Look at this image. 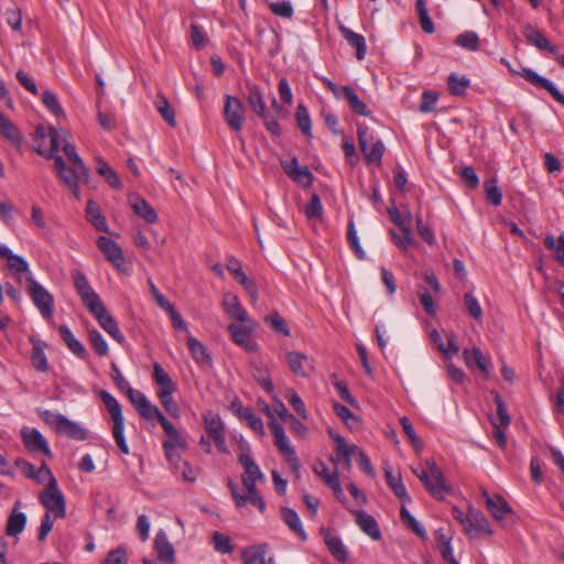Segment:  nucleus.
Segmentation results:
<instances>
[{
	"instance_id": "f257e3e1",
	"label": "nucleus",
	"mask_w": 564,
	"mask_h": 564,
	"mask_svg": "<svg viewBox=\"0 0 564 564\" xmlns=\"http://www.w3.org/2000/svg\"><path fill=\"white\" fill-rule=\"evenodd\" d=\"M424 467H411L412 473L424 485L432 497L442 501L452 492V487L446 482L444 475L434 460L427 459Z\"/></svg>"
},
{
	"instance_id": "f03ea898",
	"label": "nucleus",
	"mask_w": 564,
	"mask_h": 564,
	"mask_svg": "<svg viewBox=\"0 0 564 564\" xmlns=\"http://www.w3.org/2000/svg\"><path fill=\"white\" fill-rule=\"evenodd\" d=\"M152 377L155 383L160 387L158 398L162 406L171 416L178 419L181 416V410L173 398V392L176 390V386L172 378L158 362L153 365Z\"/></svg>"
},
{
	"instance_id": "7ed1b4c3",
	"label": "nucleus",
	"mask_w": 564,
	"mask_h": 564,
	"mask_svg": "<svg viewBox=\"0 0 564 564\" xmlns=\"http://www.w3.org/2000/svg\"><path fill=\"white\" fill-rule=\"evenodd\" d=\"M39 415L57 434L66 435L76 441H85L87 438V431L82 425L61 413L43 410L39 412Z\"/></svg>"
},
{
	"instance_id": "20e7f679",
	"label": "nucleus",
	"mask_w": 564,
	"mask_h": 564,
	"mask_svg": "<svg viewBox=\"0 0 564 564\" xmlns=\"http://www.w3.org/2000/svg\"><path fill=\"white\" fill-rule=\"evenodd\" d=\"M100 398H101L104 404L106 405V408L112 419V422H113V426H112L113 440H115L118 448L120 449V452L124 455H128L130 449H129L128 443H127L124 434H123L124 417L122 414L121 406H120L119 402L117 401V399L106 390H102L100 392Z\"/></svg>"
},
{
	"instance_id": "39448f33",
	"label": "nucleus",
	"mask_w": 564,
	"mask_h": 564,
	"mask_svg": "<svg viewBox=\"0 0 564 564\" xmlns=\"http://www.w3.org/2000/svg\"><path fill=\"white\" fill-rule=\"evenodd\" d=\"M63 130L54 127L39 126L35 129L34 150L42 156L50 158L58 152Z\"/></svg>"
},
{
	"instance_id": "423d86ee",
	"label": "nucleus",
	"mask_w": 564,
	"mask_h": 564,
	"mask_svg": "<svg viewBox=\"0 0 564 564\" xmlns=\"http://www.w3.org/2000/svg\"><path fill=\"white\" fill-rule=\"evenodd\" d=\"M357 135L361 153L367 164L381 165L384 153V144L381 140H376L369 132V128L365 124H357Z\"/></svg>"
},
{
	"instance_id": "0eeeda50",
	"label": "nucleus",
	"mask_w": 564,
	"mask_h": 564,
	"mask_svg": "<svg viewBox=\"0 0 564 564\" xmlns=\"http://www.w3.org/2000/svg\"><path fill=\"white\" fill-rule=\"evenodd\" d=\"M501 63L507 66L509 72L514 75L522 76L527 82L534 85L535 87L543 88L547 90L551 96L562 106H564V95L545 77L539 75L534 70L528 67H522L518 64V67H514L510 64L506 58H501Z\"/></svg>"
},
{
	"instance_id": "6e6552de",
	"label": "nucleus",
	"mask_w": 564,
	"mask_h": 564,
	"mask_svg": "<svg viewBox=\"0 0 564 564\" xmlns=\"http://www.w3.org/2000/svg\"><path fill=\"white\" fill-rule=\"evenodd\" d=\"M28 293L34 306L39 310L44 319H51L54 315L53 295L33 276H28Z\"/></svg>"
},
{
	"instance_id": "1a4fd4ad",
	"label": "nucleus",
	"mask_w": 564,
	"mask_h": 564,
	"mask_svg": "<svg viewBox=\"0 0 564 564\" xmlns=\"http://www.w3.org/2000/svg\"><path fill=\"white\" fill-rule=\"evenodd\" d=\"M481 497L487 510L499 523L508 527L514 522V512L502 496H490L486 489H481Z\"/></svg>"
},
{
	"instance_id": "9d476101",
	"label": "nucleus",
	"mask_w": 564,
	"mask_h": 564,
	"mask_svg": "<svg viewBox=\"0 0 564 564\" xmlns=\"http://www.w3.org/2000/svg\"><path fill=\"white\" fill-rule=\"evenodd\" d=\"M40 501L47 510V512L54 513L57 518H64L66 516V502L63 492L58 489L56 478H52L47 482L45 489L40 495Z\"/></svg>"
},
{
	"instance_id": "9b49d317",
	"label": "nucleus",
	"mask_w": 564,
	"mask_h": 564,
	"mask_svg": "<svg viewBox=\"0 0 564 564\" xmlns=\"http://www.w3.org/2000/svg\"><path fill=\"white\" fill-rule=\"evenodd\" d=\"M203 421L204 429L208 434V437L214 441L217 449L223 454H227L226 427L220 415L208 411L203 415Z\"/></svg>"
},
{
	"instance_id": "f8f14e48",
	"label": "nucleus",
	"mask_w": 564,
	"mask_h": 564,
	"mask_svg": "<svg viewBox=\"0 0 564 564\" xmlns=\"http://www.w3.org/2000/svg\"><path fill=\"white\" fill-rule=\"evenodd\" d=\"M245 106L239 98L231 95H225L223 115L225 122L232 131L239 132L242 129L245 123Z\"/></svg>"
},
{
	"instance_id": "ddd939ff",
	"label": "nucleus",
	"mask_w": 564,
	"mask_h": 564,
	"mask_svg": "<svg viewBox=\"0 0 564 564\" xmlns=\"http://www.w3.org/2000/svg\"><path fill=\"white\" fill-rule=\"evenodd\" d=\"M387 212L391 221L401 229L402 234H404V240H397V232L394 230H390V236L394 245L404 250L413 247L415 245V240L412 238L411 228L405 224L402 214L395 206L388 207Z\"/></svg>"
},
{
	"instance_id": "4468645a",
	"label": "nucleus",
	"mask_w": 564,
	"mask_h": 564,
	"mask_svg": "<svg viewBox=\"0 0 564 564\" xmlns=\"http://www.w3.org/2000/svg\"><path fill=\"white\" fill-rule=\"evenodd\" d=\"M20 433L23 444L29 452H40L47 457H52L48 443L37 429L23 427Z\"/></svg>"
},
{
	"instance_id": "2eb2a0df",
	"label": "nucleus",
	"mask_w": 564,
	"mask_h": 564,
	"mask_svg": "<svg viewBox=\"0 0 564 564\" xmlns=\"http://www.w3.org/2000/svg\"><path fill=\"white\" fill-rule=\"evenodd\" d=\"M61 181L68 187L74 197L79 200L80 192H79V183L82 181L88 182V170L84 165V169H79V166L72 165L68 166L62 174H59Z\"/></svg>"
},
{
	"instance_id": "dca6fc26",
	"label": "nucleus",
	"mask_w": 564,
	"mask_h": 564,
	"mask_svg": "<svg viewBox=\"0 0 564 564\" xmlns=\"http://www.w3.org/2000/svg\"><path fill=\"white\" fill-rule=\"evenodd\" d=\"M97 246L109 262H111L119 271H124V256L120 246L116 241L101 236L97 240Z\"/></svg>"
},
{
	"instance_id": "f3484780",
	"label": "nucleus",
	"mask_w": 564,
	"mask_h": 564,
	"mask_svg": "<svg viewBox=\"0 0 564 564\" xmlns=\"http://www.w3.org/2000/svg\"><path fill=\"white\" fill-rule=\"evenodd\" d=\"M285 174L294 182L308 187L313 184L314 176L307 166H300L296 158H292L289 162L281 163Z\"/></svg>"
},
{
	"instance_id": "a211bd4d",
	"label": "nucleus",
	"mask_w": 564,
	"mask_h": 564,
	"mask_svg": "<svg viewBox=\"0 0 564 564\" xmlns=\"http://www.w3.org/2000/svg\"><path fill=\"white\" fill-rule=\"evenodd\" d=\"M285 361L290 368V370L300 377H308L314 370V366L312 360L300 351H289L285 355Z\"/></svg>"
},
{
	"instance_id": "6ab92c4d",
	"label": "nucleus",
	"mask_w": 564,
	"mask_h": 564,
	"mask_svg": "<svg viewBox=\"0 0 564 564\" xmlns=\"http://www.w3.org/2000/svg\"><path fill=\"white\" fill-rule=\"evenodd\" d=\"M435 542L436 547L442 555V558L447 564H459L458 561L453 555V547H452V540H453V533L448 529L440 528L435 530Z\"/></svg>"
},
{
	"instance_id": "aec40b11",
	"label": "nucleus",
	"mask_w": 564,
	"mask_h": 564,
	"mask_svg": "<svg viewBox=\"0 0 564 564\" xmlns=\"http://www.w3.org/2000/svg\"><path fill=\"white\" fill-rule=\"evenodd\" d=\"M469 522L470 527L466 528V534L471 538H476L478 533L482 532L488 535H492L494 531L486 516L478 509L469 507Z\"/></svg>"
},
{
	"instance_id": "412c9836",
	"label": "nucleus",
	"mask_w": 564,
	"mask_h": 564,
	"mask_svg": "<svg viewBox=\"0 0 564 564\" xmlns=\"http://www.w3.org/2000/svg\"><path fill=\"white\" fill-rule=\"evenodd\" d=\"M241 558L243 564H274L273 556L268 555L267 544H257L245 549Z\"/></svg>"
},
{
	"instance_id": "4be33fe9",
	"label": "nucleus",
	"mask_w": 564,
	"mask_h": 564,
	"mask_svg": "<svg viewBox=\"0 0 564 564\" xmlns=\"http://www.w3.org/2000/svg\"><path fill=\"white\" fill-rule=\"evenodd\" d=\"M223 307L225 312L232 318L241 323H249L253 325V322L249 318L247 311L240 304L237 295L232 293L224 294Z\"/></svg>"
},
{
	"instance_id": "5701e85b",
	"label": "nucleus",
	"mask_w": 564,
	"mask_h": 564,
	"mask_svg": "<svg viewBox=\"0 0 564 564\" xmlns=\"http://www.w3.org/2000/svg\"><path fill=\"white\" fill-rule=\"evenodd\" d=\"M321 534L327 545L330 554L340 563H345L348 558V552L339 536L334 535L329 529L322 528Z\"/></svg>"
},
{
	"instance_id": "b1692460",
	"label": "nucleus",
	"mask_w": 564,
	"mask_h": 564,
	"mask_svg": "<svg viewBox=\"0 0 564 564\" xmlns=\"http://www.w3.org/2000/svg\"><path fill=\"white\" fill-rule=\"evenodd\" d=\"M128 199L135 215L142 217L149 224L158 221L156 212L143 197L138 194H130Z\"/></svg>"
},
{
	"instance_id": "393cba45",
	"label": "nucleus",
	"mask_w": 564,
	"mask_h": 564,
	"mask_svg": "<svg viewBox=\"0 0 564 564\" xmlns=\"http://www.w3.org/2000/svg\"><path fill=\"white\" fill-rule=\"evenodd\" d=\"M228 332L230 333L234 343L242 347L246 351L253 352L258 350L257 343L254 341L250 329L242 328L237 324H230L228 326Z\"/></svg>"
},
{
	"instance_id": "a878e982",
	"label": "nucleus",
	"mask_w": 564,
	"mask_h": 564,
	"mask_svg": "<svg viewBox=\"0 0 564 564\" xmlns=\"http://www.w3.org/2000/svg\"><path fill=\"white\" fill-rule=\"evenodd\" d=\"M352 513L356 518L357 525L362 532L368 534L375 541H379L381 539L380 528L372 516L368 514L364 510H356L352 511Z\"/></svg>"
},
{
	"instance_id": "bb28decb",
	"label": "nucleus",
	"mask_w": 564,
	"mask_h": 564,
	"mask_svg": "<svg viewBox=\"0 0 564 564\" xmlns=\"http://www.w3.org/2000/svg\"><path fill=\"white\" fill-rule=\"evenodd\" d=\"M383 470L387 485L395 495V497L400 499L401 503H410L412 499L406 491L401 475H393L391 468L388 465L383 467Z\"/></svg>"
},
{
	"instance_id": "cd10ccee",
	"label": "nucleus",
	"mask_w": 564,
	"mask_h": 564,
	"mask_svg": "<svg viewBox=\"0 0 564 564\" xmlns=\"http://www.w3.org/2000/svg\"><path fill=\"white\" fill-rule=\"evenodd\" d=\"M239 463L242 465L245 473L241 477L242 484L257 482V480H264V476L259 466L254 463L248 452H243L238 456Z\"/></svg>"
},
{
	"instance_id": "c85d7f7f",
	"label": "nucleus",
	"mask_w": 564,
	"mask_h": 564,
	"mask_svg": "<svg viewBox=\"0 0 564 564\" xmlns=\"http://www.w3.org/2000/svg\"><path fill=\"white\" fill-rule=\"evenodd\" d=\"M154 549L158 553V558L167 564L175 562V551L170 543L166 533L160 530L154 538Z\"/></svg>"
},
{
	"instance_id": "c756f323",
	"label": "nucleus",
	"mask_w": 564,
	"mask_h": 564,
	"mask_svg": "<svg viewBox=\"0 0 564 564\" xmlns=\"http://www.w3.org/2000/svg\"><path fill=\"white\" fill-rule=\"evenodd\" d=\"M328 434L336 445L337 453L343 456L346 469L350 470L351 457L352 455H358L360 448L357 445H348L345 438L339 434L333 433L332 431H328Z\"/></svg>"
},
{
	"instance_id": "7c9ffc66",
	"label": "nucleus",
	"mask_w": 564,
	"mask_h": 564,
	"mask_svg": "<svg viewBox=\"0 0 564 564\" xmlns=\"http://www.w3.org/2000/svg\"><path fill=\"white\" fill-rule=\"evenodd\" d=\"M236 413L240 420L245 421L248 426L258 435L263 436L265 431L261 417L256 415L251 408H243L241 404L237 405L232 402V408H236Z\"/></svg>"
},
{
	"instance_id": "2f4dec72",
	"label": "nucleus",
	"mask_w": 564,
	"mask_h": 564,
	"mask_svg": "<svg viewBox=\"0 0 564 564\" xmlns=\"http://www.w3.org/2000/svg\"><path fill=\"white\" fill-rule=\"evenodd\" d=\"M98 321L99 325L102 327L105 332H107L117 343L123 344L124 336L120 332L118 323L116 319L107 312L105 308L98 315L95 316Z\"/></svg>"
},
{
	"instance_id": "473e14b6",
	"label": "nucleus",
	"mask_w": 564,
	"mask_h": 564,
	"mask_svg": "<svg viewBox=\"0 0 564 564\" xmlns=\"http://www.w3.org/2000/svg\"><path fill=\"white\" fill-rule=\"evenodd\" d=\"M58 333L67 346V348L76 355L79 359H86L87 358V350L85 346L74 336L72 330L66 325H61L58 327Z\"/></svg>"
},
{
	"instance_id": "72a5a7b5",
	"label": "nucleus",
	"mask_w": 564,
	"mask_h": 564,
	"mask_svg": "<svg viewBox=\"0 0 564 564\" xmlns=\"http://www.w3.org/2000/svg\"><path fill=\"white\" fill-rule=\"evenodd\" d=\"M21 502L17 501L7 521L6 533L10 536L20 534L25 527L26 516L20 512Z\"/></svg>"
},
{
	"instance_id": "f704fd0d",
	"label": "nucleus",
	"mask_w": 564,
	"mask_h": 564,
	"mask_svg": "<svg viewBox=\"0 0 564 564\" xmlns=\"http://www.w3.org/2000/svg\"><path fill=\"white\" fill-rule=\"evenodd\" d=\"M339 31L344 39L347 41V43L356 48V57L357 59L361 61L366 56L367 47H366V40L364 35L358 34L350 29H348L345 25L339 26Z\"/></svg>"
},
{
	"instance_id": "c9c22d12",
	"label": "nucleus",
	"mask_w": 564,
	"mask_h": 564,
	"mask_svg": "<svg viewBox=\"0 0 564 564\" xmlns=\"http://www.w3.org/2000/svg\"><path fill=\"white\" fill-rule=\"evenodd\" d=\"M30 341L32 344L31 362L33 367L40 372H46L48 369V361L44 354L46 344L34 337H31Z\"/></svg>"
},
{
	"instance_id": "e433bc0d",
	"label": "nucleus",
	"mask_w": 564,
	"mask_h": 564,
	"mask_svg": "<svg viewBox=\"0 0 564 564\" xmlns=\"http://www.w3.org/2000/svg\"><path fill=\"white\" fill-rule=\"evenodd\" d=\"M247 100L252 111L259 117L267 112V106L260 87L256 84L247 83Z\"/></svg>"
},
{
	"instance_id": "4c0bfd02",
	"label": "nucleus",
	"mask_w": 564,
	"mask_h": 564,
	"mask_svg": "<svg viewBox=\"0 0 564 564\" xmlns=\"http://www.w3.org/2000/svg\"><path fill=\"white\" fill-rule=\"evenodd\" d=\"M340 90L344 98L348 101L351 111L362 117H370L371 111L350 86H341Z\"/></svg>"
},
{
	"instance_id": "58836bf2",
	"label": "nucleus",
	"mask_w": 564,
	"mask_h": 564,
	"mask_svg": "<svg viewBox=\"0 0 564 564\" xmlns=\"http://www.w3.org/2000/svg\"><path fill=\"white\" fill-rule=\"evenodd\" d=\"M86 217L97 230L109 232L105 216L101 214L99 206L91 199H89L86 205Z\"/></svg>"
},
{
	"instance_id": "ea45409f",
	"label": "nucleus",
	"mask_w": 564,
	"mask_h": 564,
	"mask_svg": "<svg viewBox=\"0 0 564 564\" xmlns=\"http://www.w3.org/2000/svg\"><path fill=\"white\" fill-rule=\"evenodd\" d=\"M187 347L197 364L209 367L212 366L213 359L208 354L207 348L199 340L195 337H189L187 339Z\"/></svg>"
},
{
	"instance_id": "a19ab883",
	"label": "nucleus",
	"mask_w": 564,
	"mask_h": 564,
	"mask_svg": "<svg viewBox=\"0 0 564 564\" xmlns=\"http://www.w3.org/2000/svg\"><path fill=\"white\" fill-rule=\"evenodd\" d=\"M154 106L158 112L161 115L163 120L172 128L176 127V118L175 111L172 108L169 99L162 94L159 93L154 100Z\"/></svg>"
},
{
	"instance_id": "79ce46f5",
	"label": "nucleus",
	"mask_w": 564,
	"mask_h": 564,
	"mask_svg": "<svg viewBox=\"0 0 564 564\" xmlns=\"http://www.w3.org/2000/svg\"><path fill=\"white\" fill-rule=\"evenodd\" d=\"M96 171L112 188L120 189L122 187V183L116 171L100 156L96 159Z\"/></svg>"
},
{
	"instance_id": "37998d69",
	"label": "nucleus",
	"mask_w": 564,
	"mask_h": 564,
	"mask_svg": "<svg viewBox=\"0 0 564 564\" xmlns=\"http://www.w3.org/2000/svg\"><path fill=\"white\" fill-rule=\"evenodd\" d=\"M464 358L467 365L470 364V360L474 359L476 366L482 371V373L488 377L490 373V360L482 355V351L478 347H474L471 350H464Z\"/></svg>"
},
{
	"instance_id": "c03bdc74",
	"label": "nucleus",
	"mask_w": 564,
	"mask_h": 564,
	"mask_svg": "<svg viewBox=\"0 0 564 564\" xmlns=\"http://www.w3.org/2000/svg\"><path fill=\"white\" fill-rule=\"evenodd\" d=\"M282 519L285 522V524L299 535V538L302 541L306 540V533L302 527L301 520L299 518V514L290 508H283L281 510Z\"/></svg>"
},
{
	"instance_id": "a18cd8bd",
	"label": "nucleus",
	"mask_w": 564,
	"mask_h": 564,
	"mask_svg": "<svg viewBox=\"0 0 564 564\" xmlns=\"http://www.w3.org/2000/svg\"><path fill=\"white\" fill-rule=\"evenodd\" d=\"M0 133L12 144L20 145L21 134L17 126L2 112H0Z\"/></svg>"
},
{
	"instance_id": "49530a36",
	"label": "nucleus",
	"mask_w": 564,
	"mask_h": 564,
	"mask_svg": "<svg viewBox=\"0 0 564 564\" xmlns=\"http://www.w3.org/2000/svg\"><path fill=\"white\" fill-rule=\"evenodd\" d=\"M272 435L274 436V444L279 451L284 455L293 448L289 444V438L285 435L284 429L274 419L269 423Z\"/></svg>"
},
{
	"instance_id": "de8ad7c7",
	"label": "nucleus",
	"mask_w": 564,
	"mask_h": 564,
	"mask_svg": "<svg viewBox=\"0 0 564 564\" xmlns=\"http://www.w3.org/2000/svg\"><path fill=\"white\" fill-rule=\"evenodd\" d=\"M406 503H402L400 508V519L404 525L411 529L417 536L425 540L426 532L422 524L410 513L405 507Z\"/></svg>"
},
{
	"instance_id": "09e8293b",
	"label": "nucleus",
	"mask_w": 564,
	"mask_h": 564,
	"mask_svg": "<svg viewBox=\"0 0 564 564\" xmlns=\"http://www.w3.org/2000/svg\"><path fill=\"white\" fill-rule=\"evenodd\" d=\"M295 119L297 127L302 133L312 138V121L307 108L303 104H299L295 110Z\"/></svg>"
},
{
	"instance_id": "8fccbe9b",
	"label": "nucleus",
	"mask_w": 564,
	"mask_h": 564,
	"mask_svg": "<svg viewBox=\"0 0 564 564\" xmlns=\"http://www.w3.org/2000/svg\"><path fill=\"white\" fill-rule=\"evenodd\" d=\"M242 485L247 491L246 495H242V497L246 499V503L250 502L251 505L257 507L261 513H263L265 511V501L260 495V491L258 490L256 482H248Z\"/></svg>"
},
{
	"instance_id": "3c124183",
	"label": "nucleus",
	"mask_w": 564,
	"mask_h": 564,
	"mask_svg": "<svg viewBox=\"0 0 564 564\" xmlns=\"http://www.w3.org/2000/svg\"><path fill=\"white\" fill-rule=\"evenodd\" d=\"M454 43L465 50L476 52L479 48L480 40L476 32L466 31L455 37Z\"/></svg>"
},
{
	"instance_id": "603ef678",
	"label": "nucleus",
	"mask_w": 564,
	"mask_h": 564,
	"mask_svg": "<svg viewBox=\"0 0 564 564\" xmlns=\"http://www.w3.org/2000/svg\"><path fill=\"white\" fill-rule=\"evenodd\" d=\"M333 410L348 429L356 430L359 427V419L346 405L335 402L333 404Z\"/></svg>"
},
{
	"instance_id": "864d4df0",
	"label": "nucleus",
	"mask_w": 564,
	"mask_h": 564,
	"mask_svg": "<svg viewBox=\"0 0 564 564\" xmlns=\"http://www.w3.org/2000/svg\"><path fill=\"white\" fill-rule=\"evenodd\" d=\"M415 9L419 15V23L423 32L426 34H432L435 30L434 23L429 15V11L426 8V3L424 0H416Z\"/></svg>"
},
{
	"instance_id": "5fc2aeb1",
	"label": "nucleus",
	"mask_w": 564,
	"mask_h": 564,
	"mask_svg": "<svg viewBox=\"0 0 564 564\" xmlns=\"http://www.w3.org/2000/svg\"><path fill=\"white\" fill-rule=\"evenodd\" d=\"M469 84V79L465 76H458L453 73L447 77V88L453 96L464 95Z\"/></svg>"
},
{
	"instance_id": "6e6d98bb",
	"label": "nucleus",
	"mask_w": 564,
	"mask_h": 564,
	"mask_svg": "<svg viewBox=\"0 0 564 564\" xmlns=\"http://www.w3.org/2000/svg\"><path fill=\"white\" fill-rule=\"evenodd\" d=\"M252 377L268 393H273L274 386L268 368L257 365L252 366Z\"/></svg>"
},
{
	"instance_id": "4d7b16f0",
	"label": "nucleus",
	"mask_w": 564,
	"mask_h": 564,
	"mask_svg": "<svg viewBox=\"0 0 564 564\" xmlns=\"http://www.w3.org/2000/svg\"><path fill=\"white\" fill-rule=\"evenodd\" d=\"M486 199L492 206H499L502 202V194L496 178H489L484 183Z\"/></svg>"
},
{
	"instance_id": "13d9d810",
	"label": "nucleus",
	"mask_w": 564,
	"mask_h": 564,
	"mask_svg": "<svg viewBox=\"0 0 564 564\" xmlns=\"http://www.w3.org/2000/svg\"><path fill=\"white\" fill-rule=\"evenodd\" d=\"M545 248L553 250L555 252L556 261L564 265V236H560L556 240L554 236L547 235L544 238Z\"/></svg>"
},
{
	"instance_id": "bf43d9fd",
	"label": "nucleus",
	"mask_w": 564,
	"mask_h": 564,
	"mask_svg": "<svg viewBox=\"0 0 564 564\" xmlns=\"http://www.w3.org/2000/svg\"><path fill=\"white\" fill-rule=\"evenodd\" d=\"M2 258L7 260V264L10 270L18 273H24L29 270V263L23 257L13 253L10 249L7 250Z\"/></svg>"
},
{
	"instance_id": "052dcab7",
	"label": "nucleus",
	"mask_w": 564,
	"mask_h": 564,
	"mask_svg": "<svg viewBox=\"0 0 564 564\" xmlns=\"http://www.w3.org/2000/svg\"><path fill=\"white\" fill-rule=\"evenodd\" d=\"M79 297H80L83 304L87 307V310L94 316L98 315L101 311L105 310V306H104L99 295L95 291L83 294Z\"/></svg>"
},
{
	"instance_id": "680f3d73",
	"label": "nucleus",
	"mask_w": 564,
	"mask_h": 564,
	"mask_svg": "<svg viewBox=\"0 0 564 564\" xmlns=\"http://www.w3.org/2000/svg\"><path fill=\"white\" fill-rule=\"evenodd\" d=\"M305 216L307 219H322L323 217V205L319 196L314 193L311 196L310 202L305 206Z\"/></svg>"
},
{
	"instance_id": "e2e57ef3",
	"label": "nucleus",
	"mask_w": 564,
	"mask_h": 564,
	"mask_svg": "<svg viewBox=\"0 0 564 564\" xmlns=\"http://www.w3.org/2000/svg\"><path fill=\"white\" fill-rule=\"evenodd\" d=\"M264 322L270 324L272 329L276 333H280L284 336L291 335L285 319L278 312H273L272 314L264 316Z\"/></svg>"
},
{
	"instance_id": "0e129e2a",
	"label": "nucleus",
	"mask_w": 564,
	"mask_h": 564,
	"mask_svg": "<svg viewBox=\"0 0 564 564\" xmlns=\"http://www.w3.org/2000/svg\"><path fill=\"white\" fill-rule=\"evenodd\" d=\"M232 275L236 281L246 290L252 302H256L258 300V288L256 283L246 275L243 270L236 272Z\"/></svg>"
},
{
	"instance_id": "69168bd1",
	"label": "nucleus",
	"mask_w": 564,
	"mask_h": 564,
	"mask_svg": "<svg viewBox=\"0 0 564 564\" xmlns=\"http://www.w3.org/2000/svg\"><path fill=\"white\" fill-rule=\"evenodd\" d=\"M464 304L468 314L475 319L480 321L482 317V308L477 297L468 292L464 295Z\"/></svg>"
},
{
	"instance_id": "338daca9",
	"label": "nucleus",
	"mask_w": 564,
	"mask_h": 564,
	"mask_svg": "<svg viewBox=\"0 0 564 564\" xmlns=\"http://www.w3.org/2000/svg\"><path fill=\"white\" fill-rule=\"evenodd\" d=\"M89 341L98 356L102 357L108 355V345L102 335L98 330L93 329L89 332Z\"/></svg>"
},
{
	"instance_id": "774afa93",
	"label": "nucleus",
	"mask_w": 564,
	"mask_h": 564,
	"mask_svg": "<svg viewBox=\"0 0 564 564\" xmlns=\"http://www.w3.org/2000/svg\"><path fill=\"white\" fill-rule=\"evenodd\" d=\"M127 551L123 546H118L109 551L100 564H127Z\"/></svg>"
}]
</instances>
